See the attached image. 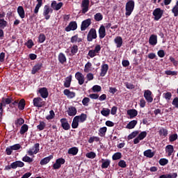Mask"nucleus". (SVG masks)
Here are the masks:
<instances>
[{
	"label": "nucleus",
	"mask_w": 178,
	"mask_h": 178,
	"mask_svg": "<svg viewBox=\"0 0 178 178\" xmlns=\"http://www.w3.org/2000/svg\"><path fill=\"white\" fill-rule=\"evenodd\" d=\"M55 118V112L54 110L49 111V115L46 117L47 120H52Z\"/></svg>",
	"instance_id": "obj_50"
},
{
	"label": "nucleus",
	"mask_w": 178,
	"mask_h": 178,
	"mask_svg": "<svg viewBox=\"0 0 178 178\" xmlns=\"http://www.w3.org/2000/svg\"><path fill=\"white\" fill-rule=\"evenodd\" d=\"M90 6V0H83L81 3L82 13H87Z\"/></svg>",
	"instance_id": "obj_12"
},
{
	"label": "nucleus",
	"mask_w": 178,
	"mask_h": 178,
	"mask_svg": "<svg viewBox=\"0 0 178 178\" xmlns=\"http://www.w3.org/2000/svg\"><path fill=\"white\" fill-rule=\"evenodd\" d=\"M75 79H76V80L78 81L79 86H83V84H84V75L81 72H77L75 74Z\"/></svg>",
	"instance_id": "obj_10"
},
{
	"label": "nucleus",
	"mask_w": 178,
	"mask_h": 178,
	"mask_svg": "<svg viewBox=\"0 0 178 178\" xmlns=\"http://www.w3.org/2000/svg\"><path fill=\"white\" fill-rule=\"evenodd\" d=\"M176 140H177V134H174L170 136L169 141H170V143H173V141H176Z\"/></svg>",
	"instance_id": "obj_63"
},
{
	"label": "nucleus",
	"mask_w": 178,
	"mask_h": 178,
	"mask_svg": "<svg viewBox=\"0 0 178 178\" xmlns=\"http://www.w3.org/2000/svg\"><path fill=\"white\" fill-rule=\"evenodd\" d=\"M102 19H104V16H102V14H101V13H97L95 15V20H96V22H101Z\"/></svg>",
	"instance_id": "obj_51"
},
{
	"label": "nucleus",
	"mask_w": 178,
	"mask_h": 178,
	"mask_svg": "<svg viewBox=\"0 0 178 178\" xmlns=\"http://www.w3.org/2000/svg\"><path fill=\"white\" fill-rule=\"evenodd\" d=\"M26 106V101L24 99H22L19 102H18V108L20 109V111H23L24 109V107Z\"/></svg>",
	"instance_id": "obj_43"
},
{
	"label": "nucleus",
	"mask_w": 178,
	"mask_h": 178,
	"mask_svg": "<svg viewBox=\"0 0 178 178\" xmlns=\"http://www.w3.org/2000/svg\"><path fill=\"white\" fill-rule=\"evenodd\" d=\"M17 12L21 19H24L26 17V13L24 12V8H23V6H18Z\"/></svg>",
	"instance_id": "obj_22"
},
{
	"label": "nucleus",
	"mask_w": 178,
	"mask_h": 178,
	"mask_svg": "<svg viewBox=\"0 0 178 178\" xmlns=\"http://www.w3.org/2000/svg\"><path fill=\"white\" fill-rule=\"evenodd\" d=\"M100 138L98 136H92L88 139V143L89 144H92V143H94V141H95L96 143H98V141H99Z\"/></svg>",
	"instance_id": "obj_46"
},
{
	"label": "nucleus",
	"mask_w": 178,
	"mask_h": 178,
	"mask_svg": "<svg viewBox=\"0 0 178 178\" xmlns=\"http://www.w3.org/2000/svg\"><path fill=\"white\" fill-rule=\"evenodd\" d=\"M109 70V65L108 64H102L101 67L100 76L101 77H104V76L108 73Z\"/></svg>",
	"instance_id": "obj_18"
},
{
	"label": "nucleus",
	"mask_w": 178,
	"mask_h": 178,
	"mask_svg": "<svg viewBox=\"0 0 178 178\" xmlns=\"http://www.w3.org/2000/svg\"><path fill=\"white\" fill-rule=\"evenodd\" d=\"M128 116H129L130 119H133L138 115V111L136 109H129L127 111Z\"/></svg>",
	"instance_id": "obj_24"
},
{
	"label": "nucleus",
	"mask_w": 178,
	"mask_h": 178,
	"mask_svg": "<svg viewBox=\"0 0 178 178\" xmlns=\"http://www.w3.org/2000/svg\"><path fill=\"white\" fill-rule=\"evenodd\" d=\"M101 44H96L95 48L89 50L88 56L90 58H95V56H98L99 55V52H101Z\"/></svg>",
	"instance_id": "obj_2"
},
{
	"label": "nucleus",
	"mask_w": 178,
	"mask_h": 178,
	"mask_svg": "<svg viewBox=\"0 0 178 178\" xmlns=\"http://www.w3.org/2000/svg\"><path fill=\"white\" fill-rule=\"evenodd\" d=\"M23 162H27L28 163H31L33 162V159H31L30 156L26 155L22 158Z\"/></svg>",
	"instance_id": "obj_58"
},
{
	"label": "nucleus",
	"mask_w": 178,
	"mask_h": 178,
	"mask_svg": "<svg viewBox=\"0 0 178 178\" xmlns=\"http://www.w3.org/2000/svg\"><path fill=\"white\" fill-rule=\"evenodd\" d=\"M106 35V30L105 29V26L102 25L99 29V38L102 40V38H105Z\"/></svg>",
	"instance_id": "obj_19"
},
{
	"label": "nucleus",
	"mask_w": 178,
	"mask_h": 178,
	"mask_svg": "<svg viewBox=\"0 0 178 178\" xmlns=\"http://www.w3.org/2000/svg\"><path fill=\"white\" fill-rule=\"evenodd\" d=\"M62 6H63V3L62 2L57 3L56 1H53L51 3V7L54 10H59Z\"/></svg>",
	"instance_id": "obj_16"
},
{
	"label": "nucleus",
	"mask_w": 178,
	"mask_h": 178,
	"mask_svg": "<svg viewBox=\"0 0 178 178\" xmlns=\"http://www.w3.org/2000/svg\"><path fill=\"white\" fill-rule=\"evenodd\" d=\"M143 155L144 156H146V158H153L155 153H154L151 149H147L143 152Z\"/></svg>",
	"instance_id": "obj_34"
},
{
	"label": "nucleus",
	"mask_w": 178,
	"mask_h": 178,
	"mask_svg": "<svg viewBox=\"0 0 178 178\" xmlns=\"http://www.w3.org/2000/svg\"><path fill=\"white\" fill-rule=\"evenodd\" d=\"M106 130H107L106 127H103L100 128L99 129V136L100 137H104V136H105V134H106Z\"/></svg>",
	"instance_id": "obj_45"
},
{
	"label": "nucleus",
	"mask_w": 178,
	"mask_h": 178,
	"mask_svg": "<svg viewBox=\"0 0 178 178\" xmlns=\"http://www.w3.org/2000/svg\"><path fill=\"white\" fill-rule=\"evenodd\" d=\"M111 165V160L109 159H102V169H107Z\"/></svg>",
	"instance_id": "obj_28"
},
{
	"label": "nucleus",
	"mask_w": 178,
	"mask_h": 178,
	"mask_svg": "<svg viewBox=\"0 0 178 178\" xmlns=\"http://www.w3.org/2000/svg\"><path fill=\"white\" fill-rule=\"evenodd\" d=\"M71 55L74 56L79 52V46L74 44L70 47Z\"/></svg>",
	"instance_id": "obj_40"
},
{
	"label": "nucleus",
	"mask_w": 178,
	"mask_h": 178,
	"mask_svg": "<svg viewBox=\"0 0 178 178\" xmlns=\"http://www.w3.org/2000/svg\"><path fill=\"white\" fill-rule=\"evenodd\" d=\"M124 85L128 90H134V88H136V86H134V84L130 83L129 82H125Z\"/></svg>",
	"instance_id": "obj_64"
},
{
	"label": "nucleus",
	"mask_w": 178,
	"mask_h": 178,
	"mask_svg": "<svg viewBox=\"0 0 178 178\" xmlns=\"http://www.w3.org/2000/svg\"><path fill=\"white\" fill-rule=\"evenodd\" d=\"M65 161L63 158H60L56 160V163L53 165V169H60L62 165H64Z\"/></svg>",
	"instance_id": "obj_11"
},
{
	"label": "nucleus",
	"mask_w": 178,
	"mask_h": 178,
	"mask_svg": "<svg viewBox=\"0 0 178 178\" xmlns=\"http://www.w3.org/2000/svg\"><path fill=\"white\" fill-rule=\"evenodd\" d=\"M71 42L76 44V42H81V38H79V35H75L71 38Z\"/></svg>",
	"instance_id": "obj_42"
},
{
	"label": "nucleus",
	"mask_w": 178,
	"mask_h": 178,
	"mask_svg": "<svg viewBox=\"0 0 178 178\" xmlns=\"http://www.w3.org/2000/svg\"><path fill=\"white\" fill-rule=\"evenodd\" d=\"M134 1L130 0L129 1L125 6V16L126 17H129L133 13V10H134Z\"/></svg>",
	"instance_id": "obj_1"
},
{
	"label": "nucleus",
	"mask_w": 178,
	"mask_h": 178,
	"mask_svg": "<svg viewBox=\"0 0 178 178\" xmlns=\"http://www.w3.org/2000/svg\"><path fill=\"white\" fill-rule=\"evenodd\" d=\"M33 106L36 108H42L45 106V102L41 97H35L33 100Z\"/></svg>",
	"instance_id": "obj_6"
},
{
	"label": "nucleus",
	"mask_w": 178,
	"mask_h": 178,
	"mask_svg": "<svg viewBox=\"0 0 178 178\" xmlns=\"http://www.w3.org/2000/svg\"><path fill=\"white\" fill-rule=\"evenodd\" d=\"M86 156L90 159H94L97 156V154L94 152H90L86 154Z\"/></svg>",
	"instance_id": "obj_61"
},
{
	"label": "nucleus",
	"mask_w": 178,
	"mask_h": 178,
	"mask_svg": "<svg viewBox=\"0 0 178 178\" xmlns=\"http://www.w3.org/2000/svg\"><path fill=\"white\" fill-rule=\"evenodd\" d=\"M97 38V30H95V29L92 28L87 35V40L89 42H91V41H92V40H95Z\"/></svg>",
	"instance_id": "obj_7"
},
{
	"label": "nucleus",
	"mask_w": 178,
	"mask_h": 178,
	"mask_svg": "<svg viewBox=\"0 0 178 178\" xmlns=\"http://www.w3.org/2000/svg\"><path fill=\"white\" fill-rule=\"evenodd\" d=\"M53 12L54 10H52L49 6L45 5L43 10V16L44 17V19H46V20H49L51 18L49 13H52Z\"/></svg>",
	"instance_id": "obj_5"
},
{
	"label": "nucleus",
	"mask_w": 178,
	"mask_h": 178,
	"mask_svg": "<svg viewBox=\"0 0 178 178\" xmlns=\"http://www.w3.org/2000/svg\"><path fill=\"white\" fill-rule=\"evenodd\" d=\"M66 60V56L63 53H60L58 54V62H60L61 65H63V63H65Z\"/></svg>",
	"instance_id": "obj_32"
},
{
	"label": "nucleus",
	"mask_w": 178,
	"mask_h": 178,
	"mask_svg": "<svg viewBox=\"0 0 178 178\" xmlns=\"http://www.w3.org/2000/svg\"><path fill=\"white\" fill-rule=\"evenodd\" d=\"M136 125H137V120H134L128 123L126 128L129 129H134V127H136Z\"/></svg>",
	"instance_id": "obj_37"
},
{
	"label": "nucleus",
	"mask_w": 178,
	"mask_h": 178,
	"mask_svg": "<svg viewBox=\"0 0 178 178\" xmlns=\"http://www.w3.org/2000/svg\"><path fill=\"white\" fill-rule=\"evenodd\" d=\"M38 3L36 4L35 9H34V13L37 15L38 13V11L40 10V8L42 6V0H37Z\"/></svg>",
	"instance_id": "obj_36"
},
{
	"label": "nucleus",
	"mask_w": 178,
	"mask_h": 178,
	"mask_svg": "<svg viewBox=\"0 0 178 178\" xmlns=\"http://www.w3.org/2000/svg\"><path fill=\"white\" fill-rule=\"evenodd\" d=\"M163 97L166 99V101H168V102H169L172 98V93L170 92H167L163 94Z\"/></svg>",
	"instance_id": "obj_49"
},
{
	"label": "nucleus",
	"mask_w": 178,
	"mask_h": 178,
	"mask_svg": "<svg viewBox=\"0 0 178 178\" xmlns=\"http://www.w3.org/2000/svg\"><path fill=\"white\" fill-rule=\"evenodd\" d=\"M92 90L93 92H99L102 90V88L100 86L96 85L92 88Z\"/></svg>",
	"instance_id": "obj_60"
},
{
	"label": "nucleus",
	"mask_w": 178,
	"mask_h": 178,
	"mask_svg": "<svg viewBox=\"0 0 178 178\" xmlns=\"http://www.w3.org/2000/svg\"><path fill=\"white\" fill-rule=\"evenodd\" d=\"M61 127L64 130H70V124L67 122V120L66 118H62L60 120Z\"/></svg>",
	"instance_id": "obj_14"
},
{
	"label": "nucleus",
	"mask_w": 178,
	"mask_h": 178,
	"mask_svg": "<svg viewBox=\"0 0 178 178\" xmlns=\"http://www.w3.org/2000/svg\"><path fill=\"white\" fill-rule=\"evenodd\" d=\"M149 44L155 47L158 44V36L156 35H151L149 38Z\"/></svg>",
	"instance_id": "obj_15"
},
{
	"label": "nucleus",
	"mask_w": 178,
	"mask_h": 178,
	"mask_svg": "<svg viewBox=\"0 0 178 178\" xmlns=\"http://www.w3.org/2000/svg\"><path fill=\"white\" fill-rule=\"evenodd\" d=\"M172 13H173L175 17H177L178 16V1H176L175 5L173 6L172 9Z\"/></svg>",
	"instance_id": "obj_38"
},
{
	"label": "nucleus",
	"mask_w": 178,
	"mask_h": 178,
	"mask_svg": "<svg viewBox=\"0 0 178 178\" xmlns=\"http://www.w3.org/2000/svg\"><path fill=\"white\" fill-rule=\"evenodd\" d=\"M90 98L89 97H84L82 99V105H83V106H88V105H90Z\"/></svg>",
	"instance_id": "obj_52"
},
{
	"label": "nucleus",
	"mask_w": 178,
	"mask_h": 178,
	"mask_svg": "<svg viewBox=\"0 0 178 178\" xmlns=\"http://www.w3.org/2000/svg\"><path fill=\"white\" fill-rule=\"evenodd\" d=\"M118 166H120V168H127V163H126V161H124V160H120L118 162Z\"/></svg>",
	"instance_id": "obj_62"
},
{
	"label": "nucleus",
	"mask_w": 178,
	"mask_h": 178,
	"mask_svg": "<svg viewBox=\"0 0 178 178\" xmlns=\"http://www.w3.org/2000/svg\"><path fill=\"white\" fill-rule=\"evenodd\" d=\"M8 26V22L3 19H0V29H3Z\"/></svg>",
	"instance_id": "obj_53"
},
{
	"label": "nucleus",
	"mask_w": 178,
	"mask_h": 178,
	"mask_svg": "<svg viewBox=\"0 0 178 178\" xmlns=\"http://www.w3.org/2000/svg\"><path fill=\"white\" fill-rule=\"evenodd\" d=\"M77 29V23L76 22H70L69 25L65 28V31H74Z\"/></svg>",
	"instance_id": "obj_13"
},
{
	"label": "nucleus",
	"mask_w": 178,
	"mask_h": 178,
	"mask_svg": "<svg viewBox=\"0 0 178 178\" xmlns=\"http://www.w3.org/2000/svg\"><path fill=\"white\" fill-rule=\"evenodd\" d=\"M24 166V163L20 161H17L10 164V168L12 169H17V168H23Z\"/></svg>",
	"instance_id": "obj_20"
},
{
	"label": "nucleus",
	"mask_w": 178,
	"mask_h": 178,
	"mask_svg": "<svg viewBox=\"0 0 178 178\" xmlns=\"http://www.w3.org/2000/svg\"><path fill=\"white\" fill-rule=\"evenodd\" d=\"M121 158H122V153H120V152H116L112 156L113 161H118V160L120 159Z\"/></svg>",
	"instance_id": "obj_47"
},
{
	"label": "nucleus",
	"mask_w": 178,
	"mask_h": 178,
	"mask_svg": "<svg viewBox=\"0 0 178 178\" xmlns=\"http://www.w3.org/2000/svg\"><path fill=\"white\" fill-rule=\"evenodd\" d=\"M175 152V147L172 145H168L165 147V154H168V156H171L172 154Z\"/></svg>",
	"instance_id": "obj_25"
},
{
	"label": "nucleus",
	"mask_w": 178,
	"mask_h": 178,
	"mask_svg": "<svg viewBox=\"0 0 178 178\" xmlns=\"http://www.w3.org/2000/svg\"><path fill=\"white\" fill-rule=\"evenodd\" d=\"M39 94H40V97H42V98H48V89H47V88H41L39 89L38 90Z\"/></svg>",
	"instance_id": "obj_21"
},
{
	"label": "nucleus",
	"mask_w": 178,
	"mask_h": 178,
	"mask_svg": "<svg viewBox=\"0 0 178 178\" xmlns=\"http://www.w3.org/2000/svg\"><path fill=\"white\" fill-rule=\"evenodd\" d=\"M63 94L70 99L74 98L76 97V93L74 92L70 91L69 89L64 90Z\"/></svg>",
	"instance_id": "obj_26"
},
{
	"label": "nucleus",
	"mask_w": 178,
	"mask_h": 178,
	"mask_svg": "<svg viewBox=\"0 0 178 178\" xmlns=\"http://www.w3.org/2000/svg\"><path fill=\"white\" fill-rule=\"evenodd\" d=\"M79 153V148L74 147H71L68 149V154L70 155H77V154Z\"/></svg>",
	"instance_id": "obj_35"
},
{
	"label": "nucleus",
	"mask_w": 178,
	"mask_h": 178,
	"mask_svg": "<svg viewBox=\"0 0 178 178\" xmlns=\"http://www.w3.org/2000/svg\"><path fill=\"white\" fill-rule=\"evenodd\" d=\"M41 67H42V63H38L35 66H33L31 71L32 74H35L37 72L41 70Z\"/></svg>",
	"instance_id": "obj_30"
},
{
	"label": "nucleus",
	"mask_w": 178,
	"mask_h": 178,
	"mask_svg": "<svg viewBox=\"0 0 178 178\" xmlns=\"http://www.w3.org/2000/svg\"><path fill=\"white\" fill-rule=\"evenodd\" d=\"M159 134L161 137H166L168 136V129L165 128H161L159 131Z\"/></svg>",
	"instance_id": "obj_41"
},
{
	"label": "nucleus",
	"mask_w": 178,
	"mask_h": 178,
	"mask_svg": "<svg viewBox=\"0 0 178 178\" xmlns=\"http://www.w3.org/2000/svg\"><path fill=\"white\" fill-rule=\"evenodd\" d=\"M168 163H169V160H168L167 159H161L159 160V164L161 165V166H165L168 165Z\"/></svg>",
	"instance_id": "obj_57"
},
{
	"label": "nucleus",
	"mask_w": 178,
	"mask_h": 178,
	"mask_svg": "<svg viewBox=\"0 0 178 178\" xmlns=\"http://www.w3.org/2000/svg\"><path fill=\"white\" fill-rule=\"evenodd\" d=\"M75 118H78L79 123H84L87 120V114L82 113L80 115H76Z\"/></svg>",
	"instance_id": "obj_29"
},
{
	"label": "nucleus",
	"mask_w": 178,
	"mask_h": 178,
	"mask_svg": "<svg viewBox=\"0 0 178 178\" xmlns=\"http://www.w3.org/2000/svg\"><path fill=\"white\" fill-rule=\"evenodd\" d=\"M29 131V126L27 124H23V126L21 127L19 133L21 134H24V133H26V131Z\"/></svg>",
	"instance_id": "obj_48"
},
{
	"label": "nucleus",
	"mask_w": 178,
	"mask_h": 178,
	"mask_svg": "<svg viewBox=\"0 0 178 178\" xmlns=\"http://www.w3.org/2000/svg\"><path fill=\"white\" fill-rule=\"evenodd\" d=\"M144 98L146 99L147 102L151 104L152 101H154V98H152V92L149 90H146L144 91Z\"/></svg>",
	"instance_id": "obj_8"
},
{
	"label": "nucleus",
	"mask_w": 178,
	"mask_h": 178,
	"mask_svg": "<svg viewBox=\"0 0 178 178\" xmlns=\"http://www.w3.org/2000/svg\"><path fill=\"white\" fill-rule=\"evenodd\" d=\"M45 40H47V37H45V35H44L43 33L39 35L38 42H40V44H42V42H44Z\"/></svg>",
	"instance_id": "obj_55"
},
{
	"label": "nucleus",
	"mask_w": 178,
	"mask_h": 178,
	"mask_svg": "<svg viewBox=\"0 0 178 178\" xmlns=\"http://www.w3.org/2000/svg\"><path fill=\"white\" fill-rule=\"evenodd\" d=\"M114 42L116 44L117 48H120V47H122V45L123 44V39L120 36H117L114 39Z\"/></svg>",
	"instance_id": "obj_27"
},
{
	"label": "nucleus",
	"mask_w": 178,
	"mask_h": 178,
	"mask_svg": "<svg viewBox=\"0 0 178 178\" xmlns=\"http://www.w3.org/2000/svg\"><path fill=\"white\" fill-rule=\"evenodd\" d=\"M138 131H134L128 136V140H133V138L137 137Z\"/></svg>",
	"instance_id": "obj_54"
},
{
	"label": "nucleus",
	"mask_w": 178,
	"mask_h": 178,
	"mask_svg": "<svg viewBox=\"0 0 178 178\" xmlns=\"http://www.w3.org/2000/svg\"><path fill=\"white\" fill-rule=\"evenodd\" d=\"M101 114L102 115V116H105V118H108V116L111 115V110L109 108H104L101 111Z\"/></svg>",
	"instance_id": "obj_39"
},
{
	"label": "nucleus",
	"mask_w": 178,
	"mask_h": 178,
	"mask_svg": "<svg viewBox=\"0 0 178 178\" xmlns=\"http://www.w3.org/2000/svg\"><path fill=\"white\" fill-rule=\"evenodd\" d=\"M79 123L80 122L78 121V118L74 117L72 123V129H77V127H79Z\"/></svg>",
	"instance_id": "obj_44"
},
{
	"label": "nucleus",
	"mask_w": 178,
	"mask_h": 178,
	"mask_svg": "<svg viewBox=\"0 0 178 178\" xmlns=\"http://www.w3.org/2000/svg\"><path fill=\"white\" fill-rule=\"evenodd\" d=\"M52 158H54V156L52 155H50L47 157L42 159L40 161V165H47V163H49V162L51 161V159H52Z\"/></svg>",
	"instance_id": "obj_33"
},
{
	"label": "nucleus",
	"mask_w": 178,
	"mask_h": 178,
	"mask_svg": "<svg viewBox=\"0 0 178 178\" xmlns=\"http://www.w3.org/2000/svg\"><path fill=\"white\" fill-rule=\"evenodd\" d=\"M72 76L70 75L65 78V81L64 82V87H65V88H69V87H70V84L72 83Z\"/></svg>",
	"instance_id": "obj_31"
},
{
	"label": "nucleus",
	"mask_w": 178,
	"mask_h": 178,
	"mask_svg": "<svg viewBox=\"0 0 178 178\" xmlns=\"http://www.w3.org/2000/svg\"><path fill=\"white\" fill-rule=\"evenodd\" d=\"M154 17V20L158 22L160 19H161L162 16L163 15V10H161L160 8H157L154 10L152 13Z\"/></svg>",
	"instance_id": "obj_3"
},
{
	"label": "nucleus",
	"mask_w": 178,
	"mask_h": 178,
	"mask_svg": "<svg viewBox=\"0 0 178 178\" xmlns=\"http://www.w3.org/2000/svg\"><path fill=\"white\" fill-rule=\"evenodd\" d=\"M25 45L30 49L34 47V42H33V40H29Z\"/></svg>",
	"instance_id": "obj_59"
},
{
	"label": "nucleus",
	"mask_w": 178,
	"mask_h": 178,
	"mask_svg": "<svg viewBox=\"0 0 178 178\" xmlns=\"http://www.w3.org/2000/svg\"><path fill=\"white\" fill-rule=\"evenodd\" d=\"M46 124L44 122V121H40V124L37 126V129L40 131H42L45 129Z\"/></svg>",
	"instance_id": "obj_56"
},
{
	"label": "nucleus",
	"mask_w": 178,
	"mask_h": 178,
	"mask_svg": "<svg viewBox=\"0 0 178 178\" xmlns=\"http://www.w3.org/2000/svg\"><path fill=\"white\" fill-rule=\"evenodd\" d=\"M147 137V131H142L138 134V136L134 140V144H138L140 141L144 140Z\"/></svg>",
	"instance_id": "obj_9"
},
{
	"label": "nucleus",
	"mask_w": 178,
	"mask_h": 178,
	"mask_svg": "<svg viewBox=\"0 0 178 178\" xmlns=\"http://www.w3.org/2000/svg\"><path fill=\"white\" fill-rule=\"evenodd\" d=\"M91 25V19H88L84 20L81 26V31H85V30L88 28L90 27Z\"/></svg>",
	"instance_id": "obj_17"
},
{
	"label": "nucleus",
	"mask_w": 178,
	"mask_h": 178,
	"mask_svg": "<svg viewBox=\"0 0 178 178\" xmlns=\"http://www.w3.org/2000/svg\"><path fill=\"white\" fill-rule=\"evenodd\" d=\"M40 151V143H35L32 147H31L28 151L27 154L29 156H33V155H35L38 154Z\"/></svg>",
	"instance_id": "obj_4"
},
{
	"label": "nucleus",
	"mask_w": 178,
	"mask_h": 178,
	"mask_svg": "<svg viewBox=\"0 0 178 178\" xmlns=\"http://www.w3.org/2000/svg\"><path fill=\"white\" fill-rule=\"evenodd\" d=\"M67 112L68 116H76L77 115V109L74 106H70Z\"/></svg>",
	"instance_id": "obj_23"
}]
</instances>
